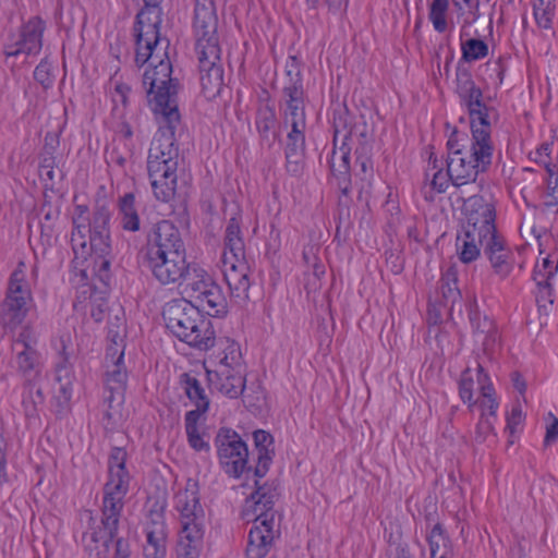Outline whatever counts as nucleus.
<instances>
[{
	"mask_svg": "<svg viewBox=\"0 0 558 558\" xmlns=\"http://www.w3.org/2000/svg\"><path fill=\"white\" fill-rule=\"evenodd\" d=\"M207 363H209L213 368L219 365L230 366L231 369H235L238 374H240L239 372L242 371V368H245L240 345L230 338L219 340L218 352L214 353Z\"/></svg>",
	"mask_w": 558,
	"mask_h": 558,
	"instance_id": "bb28decb",
	"label": "nucleus"
},
{
	"mask_svg": "<svg viewBox=\"0 0 558 558\" xmlns=\"http://www.w3.org/2000/svg\"><path fill=\"white\" fill-rule=\"evenodd\" d=\"M131 88L129 85L124 84V83H118L114 87V95H113V102L116 104V107H114V111H117L119 108H118V104L120 102L123 107H126V104H128V96H129V93H130Z\"/></svg>",
	"mask_w": 558,
	"mask_h": 558,
	"instance_id": "bf43d9fd",
	"label": "nucleus"
},
{
	"mask_svg": "<svg viewBox=\"0 0 558 558\" xmlns=\"http://www.w3.org/2000/svg\"><path fill=\"white\" fill-rule=\"evenodd\" d=\"M473 378L469 375V369H466L459 381V395L464 403H469L470 409L475 404L473 401Z\"/></svg>",
	"mask_w": 558,
	"mask_h": 558,
	"instance_id": "864d4df0",
	"label": "nucleus"
},
{
	"mask_svg": "<svg viewBox=\"0 0 558 558\" xmlns=\"http://www.w3.org/2000/svg\"><path fill=\"white\" fill-rule=\"evenodd\" d=\"M120 362H124V345H121L119 342H116V345L109 344L107 348L105 364Z\"/></svg>",
	"mask_w": 558,
	"mask_h": 558,
	"instance_id": "13d9d810",
	"label": "nucleus"
},
{
	"mask_svg": "<svg viewBox=\"0 0 558 558\" xmlns=\"http://www.w3.org/2000/svg\"><path fill=\"white\" fill-rule=\"evenodd\" d=\"M534 280L537 284V287H542L544 286V288L542 289L543 292H546V294L548 295V298L550 296V282L549 280L553 278L550 275H546L544 274L543 270H541L539 268H537L535 266V269H534Z\"/></svg>",
	"mask_w": 558,
	"mask_h": 558,
	"instance_id": "680f3d73",
	"label": "nucleus"
},
{
	"mask_svg": "<svg viewBox=\"0 0 558 558\" xmlns=\"http://www.w3.org/2000/svg\"><path fill=\"white\" fill-rule=\"evenodd\" d=\"M141 255L143 265L162 286L179 284L192 265L186 260L180 230L169 220H161L150 229Z\"/></svg>",
	"mask_w": 558,
	"mask_h": 558,
	"instance_id": "f03ea898",
	"label": "nucleus"
},
{
	"mask_svg": "<svg viewBox=\"0 0 558 558\" xmlns=\"http://www.w3.org/2000/svg\"><path fill=\"white\" fill-rule=\"evenodd\" d=\"M464 214L466 222L463 226L464 231L481 233L486 238L485 256L488 258L495 274L500 278H506L512 270L511 250L507 246L502 235L497 232L495 226L496 211L495 206L483 196H471L464 203Z\"/></svg>",
	"mask_w": 558,
	"mask_h": 558,
	"instance_id": "20e7f679",
	"label": "nucleus"
},
{
	"mask_svg": "<svg viewBox=\"0 0 558 558\" xmlns=\"http://www.w3.org/2000/svg\"><path fill=\"white\" fill-rule=\"evenodd\" d=\"M195 50L198 56L202 93L207 99H214L220 95L225 85L220 46H208Z\"/></svg>",
	"mask_w": 558,
	"mask_h": 558,
	"instance_id": "dca6fc26",
	"label": "nucleus"
},
{
	"mask_svg": "<svg viewBox=\"0 0 558 558\" xmlns=\"http://www.w3.org/2000/svg\"><path fill=\"white\" fill-rule=\"evenodd\" d=\"M255 448L257 450V464L254 469V475L262 478L268 472L269 465L275 453L272 436L263 429L253 433Z\"/></svg>",
	"mask_w": 558,
	"mask_h": 558,
	"instance_id": "c756f323",
	"label": "nucleus"
},
{
	"mask_svg": "<svg viewBox=\"0 0 558 558\" xmlns=\"http://www.w3.org/2000/svg\"><path fill=\"white\" fill-rule=\"evenodd\" d=\"M217 28L218 16L214 0H195L193 17L195 49L219 46Z\"/></svg>",
	"mask_w": 558,
	"mask_h": 558,
	"instance_id": "6ab92c4d",
	"label": "nucleus"
},
{
	"mask_svg": "<svg viewBox=\"0 0 558 558\" xmlns=\"http://www.w3.org/2000/svg\"><path fill=\"white\" fill-rule=\"evenodd\" d=\"M451 181L449 178V171L445 173L442 169H438L433 174V179L430 182V189L436 191L437 193H444L448 187V183Z\"/></svg>",
	"mask_w": 558,
	"mask_h": 558,
	"instance_id": "4d7b16f0",
	"label": "nucleus"
},
{
	"mask_svg": "<svg viewBox=\"0 0 558 558\" xmlns=\"http://www.w3.org/2000/svg\"><path fill=\"white\" fill-rule=\"evenodd\" d=\"M221 268L232 298L246 301L251 287V268L245 258L240 219L235 216L228 220L225 229Z\"/></svg>",
	"mask_w": 558,
	"mask_h": 558,
	"instance_id": "6e6552de",
	"label": "nucleus"
},
{
	"mask_svg": "<svg viewBox=\"0 0 558 558\" xmlns=\"http://www.w3.org/2000/svg\"><path fill=\"white\" fill-rule=\"evenodd\" d=\"M325 274V266L318 260L317 257H313L312 271L306 275L305 288L307 290H316L319 288V280Z\"/></svg>",
	"mask_w": 558,
	"mask_h": 558,
	"instance_id": "5fc2aeb1",
	"label": "nucleus"
},
{
	"mask_svg": "<svg viewBox=\"0 0 558 558\" xmlns=\"http://www.w3.org/2000/svg\"><path fill=\"white\" fill-rule=\"evenodd\" d=\"M239 373L226 365L215 368L206 366L209 386L229 398H238L245 389V368Z\"/></svg>",
	"mask_w": 558,
	"mask_h": 558,
	"instance_id": "4be33fe9",
	"label": "nucleus"
},
{
	"mask_svg": "<svg viewBox=\"0 0 558 558\" xmlns=\"http://www.w3.org/2000/svg\"><path fill=\"white\" fill-rule=\"evenodd\" d=\"M160 23H153L151 31L148 33L146 24L134 25L136 38L135 62L138 66L149 63V69H155L161 63H171L166 52L168 43L162 46L159 37Z\"/></svg>",
	"mask_w": 558,
	"mask_h": 558,
	"instance_id": "2eb2a0df",
	"label": "nucleus"
},
{
	"mask_svg": "<svg viewBox=\"0 0 558 558\" xmlns=\"http://www.w3.org/2000/svg\"><path fill=\"white\" fill-rule=\"evenodd\" d=\"M476 343L481 345V351L484 356L488 360H493L495 354L500 348V337L498 329L485 335L484 337H480L475 340Z\"/></svg>",
	"mask_w": 558,
	"mask_h": 558,
	"instance_id": "de8ad7c7",
	"label": "nucleus"
},
{
	"mask_svg": "<svg viewBox=\"0 0 558 558\" xmlns=\"http://www.w3.org/2000/svg\"><path fill=\"white\" fill-rule=\"evenodd\" d=\"M44 401L43 389L37 385L36 379L25 380L22 401L25 414L27 416H34L37 413V407L43 404Z\"/></svg>",
	"mask_w": 558,
	"mask_h": 558,
	"instance_id": "4c0bfd02",
	"label": "nucleus"
},
{
	"mask_svg": "<svg viewBox=\"0 0 558 558\" xmlns=\"http://www.w3.org/2000/svg\"><path fill=\"white\" fill-rule=\"evenodd\" d=\"M159 130L154 136L147 160L168 162L178 161V148L174 146V131L178 123L158 119Z\"/></svg>",
	"mask_w": 558,
	"mask_h": 558,
	"instance_id": "5701e85b",
	"label": "nucleus"
},
{
	"mask_svg": "<svg viewBox=\"0 0 558 558\" xmlns=\"http://www.w3.org/2000/svg\"><path fill=\"white\" fill-rule=\"evenodd\" d=\"M87 214V206H75L72 217V250L75 259L81 258L87 263L83 272L85 274L89 269L104 287H108L111 279L112 248L109 226L111 213L105 205H97L93 210L92 218Z\"/></svg>",
	"mask_w": 558,
	"mask_h": 558,
	"instance_id": "f257e3e1",
	"label": "nucleus"
},
{
	"mask_svg": "<svg viewBox=\"0 0 558 558\" xmlns=\"http://www.w3.org/2000/svg\"><path fill=\"white\" fill-rule=\"evenodd\" d=\"M45 29L46 24L39 16L29 19L28 22L21 27L17 37L5 45V56L19 57L20 54H38L43 47Z\"/></svg>",
	"mask_w": 558,
	"mask_h": 558,
	"instance_id": "aec40b11",
	"label": "nucleus"
},
{
	"mask_svg": "<svg viewBox=\"0 0 558 558\" xmlns=\"http://www.w3.org/2000/svg\"><path fill=\"white\" fill-rule=\"evenodd\" d=\"M290 82L282 89L284 97L283 122L290 125L286 147L287 170L296 175L303 167V155L305 148L306 116L304 105V88L302 76L299 70L292 75L288 70Z\"/></svg>",
	"mask_w": 558,
	"mask_h": 558,
	"instance_id": "423d86ee",
	"label": "nucleus"
},
{
	"mask_svg": "<svg viewBox=\"0 0 558 558\" xmlns=\"http://www.w3.org/2000/svg\"><path fill=\"white\" fill-rule=\"evenodd\" d=\"M105 403L108 410L105 416L108 421L117 423L122 418L121 409L128 384V372L124 362L105 364Z\"/></svg>",
	"mask_w": 558,
	"mask_h": 558,
	"instance_id": "f3484780",
	"label": "nucleus"
},
{
	"mask_svg": "<svg viewBox=\"0 0 558 558\" xmlns=\"http://www.w3.org/2000/svg\"><path fill=\"white\" fill-rule=\"evenodd\" d=\"M58 144H59V142L53 135L47 134L45 136V145H44L41 154L50 153L51 156H54V153L58 148Z\"/></svg>",
	"mask_w": 558,
	"mask_h": 558,
	"instance_id": "338daca9",
	"label": "nucleus"
},
{
	"mask_svg": "<svg viewBox=\"0 0 558 558\" xmlns=\"http://www.w3.org/2000/svg\"><path fill=\"white\" fill-rule=\"evenodd\" d=\"M121 226L126 231L140 230V217L135 207V196L132 193L124 194L119 201Z\"/></svg>",
	"mask_w": 558,
	"mask_h": 558,
	"instance_id": "c9c22d12",
	"label": "nucleus"
},
{
	"mask_svg": "<svg viewBox=\"0 0 558 558\" xmlns=\"http://www.w3.org/2000/svg\"><path fill=\"white\" fill-rule=\"evenodd\" d=\"M449 8V0H433L429 11V20L434 28L444 33L447 29L446 13Z\"/></svg>",
	"mask_w": 558,
	"mask_h": 558,
	"instance_id": "37998d69",
	"label": "nucleus"
},
{
	"mask_svg": "<svg viewBox=\"0 0 558 558\" xmlns=\"http://www.w3.org/2000/svg\"><path fill=\"white\" fill-rule=\"evenodd\" d=\"M430 558H451L452 549L449 537L446 535L441 524L434 525L427 536Z\"/></svg>",
	"mask_w": 558,
	"mask_h": 558,
	"instance_id": "f704fd0d",
	"label": "nucleus"
},
{
	"mask_svg": "<svg viewBox=\"0 0 558 558\" xmlns=\"http://www.w3.org/2000/svg\"><path fill=\"white\" fill-rule=\"evenodd\" d=\"M126 451L123 448L114 447L109 457V480L108 482L124 481L130 483L131 476L125 469Z\"/></svg>",
	"mask_w": 558,
	"mask_h": 558,
	"instance_id": "e433bc0d",
	"label": "nucleus"
},
{
	"mask_svg": "<svg viewBox=\"0 0 558 558\" xmlns=\"http://www.w3.org/2000/svg\"><path fill=\"white\" fill-rule=\"evenodd\" d=\"M178 161L170 163L147 160V171L154 196L157 201L169 203L175 194Z\"/></svg>",
	"mask_w": 558,
	"mask_h": 558,
	"instance_id": "412c9836",
	"label": "nucleus"
},
{
	"mask_svg": "<svg viewBox=\"0 0 558 558\" xmlns=\"http://www.w3.org/2000/svg\"><path fill=\"white\" fill-rule=\"evenodd\" d=\"M39 161V174L40 178L45 181H49L51 184L54 181L56 172L54 168L57 167V157L51 156L50 153L40 154Z\"/></svg>",
	"mask_w": 558,
	"mask_h": 558,
	"instance_id": "3c124183",
	"label": "nucleus"
},
{
	"mask_svg": "<svg viewBox=\"0 0 558 558\" xmlns=\"http://www.w3.org/2000/svg\"><path fill=\"white\" fill-rule=\"evenodd\" d=\"M181 529L177 544L178 558H198L203 546L205 511L199 502L198 483L189 478L174 497Z\"/></svg>",
	"mask_w": 558,
	"mask_h": 558,
	"instance_id": "0eeeda50",
	"label": "nucleus"
},
{
	"mask_svg": "<svg viewBox=\"0 0 558 558\" xmlns=\"http://www.w3.org/2000/svg\"><path fill=\"white\" fill-rule=\"evenodd\" d=\"M219 462L225 472L240 477L247 468L248 449L240 435L231 428L222 427L215 438Z\"/></svg>",
	"mask_w": 558,
	"mask_h": 558,
	"instance_id": "ddd939ff",
	"label": "nucleus"
},
{
	"mask_svg": "<svg viewBox=\"0 0 558 558\" xmlns=\"http://www.w3.org/2000/svg\"><path fill=\"white\" fill-rule=\"evenodd\" d=\"M456 92L459 95L461 102L468 108H480L483 93L477 87L472 78V74L464 68H458L456 73Z\"/></svg>",
	"mask_w": 558,
	"mask_h": 558,
	"instance_id": "c85d7f7f",
	"label": "nucleus"
},
{
	"mask_svg": "<svg viewBox=\"0 0 558 558\" xmlns=\"http://www.w3.org/2000/svg\"><path fill=\"white\" fill-rule=\"evenodd\" d=\"M536 267L543 270L544 274L554 277L558 269V262L551 260L550 257L547 256L544 257L542 264H537Z\"/></svg>",
	"mask_w": 558,
	"mask_h": 558,
	"instance_id": "0e129e2a",
	"label": "nucleus"
},
{
	"mask_svg": "<svg viewBox=\"0 0 558 558\" xmlns=\"http://www.w3.org/2000/svg\"><path fill=\"white\" fill-rule=\"evenodd\" d=\"M494 150L485 146L470 144V147L456 156H448L449 178L454 186H462L476 181L480 173L488 171Z\"/></svg>",
	"mask_w": 558,
	"mask_h": 558,
	"instance_id": "f8f14e48",
	"label": "nucleus"
},
{
	"mask_svg": "<svg viewBox=\"0 0 558 558\" xmlns=\"http://www.w3.org/2000/svg\"><path fill=\"white\" fill-rule=\"evenodd\" d=\"M442 296L452 303L461 296L457 287V275L453 268H449L442 277L441 284Z\"/></svg>",
	"mask_w": 558,
	"mask_h": 558,
	"instance_id": "09e8293b",
	"label": "nucleus"
},
{
	"mask_svg": "<svg viewBox=\"0 0 558 558\" xmlns=\"http://www.w3.org/2000/svg\"><path fill=\"white\" fill-rule=\"evenodd\" d=\"M470 322L472 325L474 340L497 329L493 319L486 315L481 316L477 311L470 312Z\"/></svg>",
	"mask_w": 558,
	"mask_h": 558,
	"instance_id": "a18cd8bd",
	"label": "nucleus"
},
{
	"mask_svg": "<svg viewBox=\"0 0 558 558\" xmlns=\"http://www.w3.org/2000/svg\"><path fill=\"white\" fill-rule=\"evenodd\" d=\"M547 187H548V191H549V196L551 198H558V174H553L550 173L549 175V179H548V183H547Z\"/></svg>",
	"mask_w": 558,
	"mask_h": 558,
	"instance_id": "774afa93",
	"label": "nucleus"
},
{
	"mask_svg": "<svg viewBox=\"0 0 558 558\" xmlns=\"http://www.w3.org/2000/svg\"><path fill=\"white\" fill-rule=\"evenodd\" d=\"M167 329L180 341L198 350L215 345V330L209 318L201 314L198 307L186 299H174L162 308Z\"/></svg>",
	"mask_w": 558,
	"mask_h": 558,
	"instance_id": "39448f33",
	"label": "nucleus"
},
{
	"mask_svg": "<svg viewBox=\"0 0 558 558\" xmlns=\"http://www.w3.org/2000/svg\"><path fill=\"white\" fill-rule=\"evenodd\" d=\"M470 117V126L472 132V144L476 146H485L494 150L492 142V124L498 118V112L494 107H488L484 102L480 108L468 109Z\"/></svg>",
	"mask_w": 558,
	"mask_h": 558,
	"instance_id": "b1692460",
	"label": "nucleus"
},
{
	"mask_svg": "<svg viewBox=\"0 0 558 558\" xmlns=\"http://www.w3.org/2000/svg\"><path fill=\"white\" fill-rule=\"evenodd\" d=\"M521 420H522L521 407L519 404L513 405L510 414L507 417V427L512 429L513 426L518 425L521 422Z\"/></svg>",
	"mask_w": 558,
	"mask_h": 558,
	"instance_id": "69168bd1",
	"label": "nucleus"
},
{
	"mask_svg": "<svg viewBox=\"0 0 558 558\" xmlns=\"http://www.w3.org/2000/svg\"><path fill=\"white\" fill-rule=\"evenodd\" d=\"M534 19L536 24L544 29H550L553 26V19L555 15V4L553 1L543 0L535 1L533 5Z\"/></svg>",
	"mask_w": 558,
	"mask_h": 558,
	"instance_id": "79ce46f5",
	"label": "nucleus"
},
{
	"mask_svg": "<svg viewBox=\"0 0 558 558\" xmlns=\"http://www.w3.org/2000/svg\"><path fill=\"white\" fill-rule=\"evenodd\" d=\"M488 241L482 238L481 233L473 231H464L457 236V250L459 258L462 263L469 264L474 262L481 254V247L485 253V247Z\"/></svg>",
	"mask_w": 558,
	"mask_h": 558,
	"instance_id": "7c9ffc66",
	"label": "nucleus"
},
{
	"mask_svg": "<svg viewBox=\"0 0 558 558\" xmlns=\"http://www.w3.org/2000/svg\"><path fill=\"white\" fill-rule=\"evenodd\" d=\"M161 0H143L144 8L137 13L135 25L146 24L148 33L151 31L153 23H161Z\"/></svg>",
	"mask_w": 558,
	"mask_h": 558,
	"instance_id": "ea45409f",
	"label": "nucleus"
},
{
	"mask_svg": "<svg viewBox=\"0 0 558 558\" xmlns=\"http://www.w3.org/2000/svg\"><path fill=\"white\" fill-rule=\"evenodd\" d=\"M51 62H49L47 58L43 59L35 68L34 78L43 86L44 89H49L53 85L54 76L51 73Z\"/></svg>",
	"mask_w": 558,
	"mask_h": 558,
	"instance_id": "8fccbe9b",
	"label": "nucleus"
},
{
	"mask_svg": "<svg viewBox=\"0 0 558 558\" xmlns=\"http://www.w3.org/2000/svg\"><path fill=\"white\" fill-rule=\"evenodd\" d=\"M33 293L26 280V264L20 260L9 277L5 295L0 304V324L11 330L20 326L26 318Z\"/></svg>",
	"mask_w": 558,
	"mask_h": 558,
	"instance_id": "9d476101",
	"label": "nucleus"
},
{
	"mask_svg": "<svg viewBox=\"0 0 558 558\" xmlns=\"http://www.w3.org/2000/svg\"><path fill=\"white\" fill-rule=\"evenodd\" d=\"M130 544L126 539L119 537L116 539L113 558H130Z\"/></svg>",
	"mask_w": 558,
	"mask_h": 558,
	"instance_id": "e2e57ef3",
	"label": "nucleus"
},
{
	"mask_svg": "<svg viewBox=\"0 0 558 558\" xmlns=\"http://www.w3.org/2000/svg\"><path fill=\"white\" fill-rule=\"evenodd\" d=\"M130 483L124 481L107 482L104 486L100 525L93 530L90 538L95 543L102 542L108 546L117 536L119 520L124 507V498L129 492Z\"/></svg>",
	"mask_w": 558,
	"mask_h": 558,
	"instance_id": "9b49d317",
	"label": "nucleus"
},
{
	"mask_svg": "<svg viewBox=\"0 0 558 558\" xmlns=\"http://www.w3.org/2000/svg\"><path fill=\"white\" fill-rule=\"evenodd\" d=\"M36 344L37 338L28 326L22 329L12 344L17 369L25 380L37 379L41 375L40 355L36 350Z\"/></svg>",
	"mask_w": 558,
	"mask_h": 558,
	"instance_id": "a211bd4d",
	"label": "nucleus"
},
{
	"mask_svg": "<svg viewBox=\"0 0 558 558\" xmlns=\"http://www.w3.org/2000/svg\"><path fill=\"white\" fill-rule=\"evenodd\" d=\"M279 497L278 487L275 482L259 483L255 481V490L245 499L241 515L247 522L262 524V521L271 519L275 524L274 506Z\"/></svg>",
	"mask_w": 558,
	"mask_h": 558,
	"instance_id": "4468645a",
	"label": "nucleus"
},
{
	"mask_svg": "<svg viewBox=\"0 0 558 558\" xmlns=\"http://www.w3.org/2000/svg\"><path fill=\"white\" fill-rule=\"evenodd\" d=\"M171 74V63H161L155 69H147L143 74V86L157 119L179 123L177 95L180 84Z\"/></svg>",
	"mask_w": 558,
	"mask_h": 558,
	"instance_id": "1a4fd4ad",
	"label": "nucleus"
},
{
	"mask_svg": "<svg viewBox=\"0 0 558 558\" xmlns=\"http://www.w3.org/2000/svg\"><path fill=\"white\" fill-rule=\"evenodd\" d=\"M271 519L255 524L250 533L246 546L247 558H265L269 553L278 531L274 530Z\"/></svg>",
	"mask_w": 558,
	"mask_h": 558,
	"instance_id": "393cba45",
	"label": "nucleus"
},
{
	"mask_svg": "<svg viewBox=\"0 0 558 558\" xmlns=\"http://www.w3.org/2000/svg\"><path fill=\"white\" fill-rule=\"evenodd\" d=\"M466 141L468 135L454 128L447 142L448 156H456L465 151L468 149L464 144Z\"/></svg>",
	"mask_w": 558,
	"mask_h": 558,
	"instance_id": "603ef678",
	"label": "nucleus"
},
{
	"mask_svg": "<svg viewBox=\"0 0 558 558\" xmlns=\"http://www.w3.org/2000/svg\"><path fill=\"white\" fill-rule=\"evenodd\" d=\"M146 536L144 558H165L168 532L161 514H157V520L151 521V525L147 527Z\"/></svg>",
	"mask_w": 558,
	"mask_h": 558,
	"instance_id": "cd10ccee",
	"label": "nucleus"
},
{
	"mask_svg": "<svg viewBox=\"0 0 558 558\" xmlns=\"http://www.w3.org/2000/svg\"><path fill=\"white\" fill-rule=\"evenodd\" d=\"M57 380L60 383L59 391L62 393V398L68 401L71 398L72 387L69 376V371L64 365L57 366Z\"/></svg>",
	"mask_w": 558,
	"mask_h": 558,
	"instance_id": "6e6d98bb",
	"label": "nucleus"
},
{
	"mask_svg": "<svg viewBox=\"0 0 558 558\" xmlns=\"http://www.w3.org/2000/svg\"><path fill=\"white\" fill-rule=\"evenodd\" d=\"M474 440L478 444L483 442H495L496 434L494 433V426L492 417L486 416L482 413L481 418L475 427Z\"/></svg>",
	"mask_w": 558,
	"mask_h": 558,
	"instance_id": "49530a36",
	"label": "nucleus"
},
{
	"mask_svg": "<svg viewBox=\"0 0 558 558\" xmlns=\"http://www.w3.org/2000/svg\"><path fill=\"white\" fill-rule=\"evenodd\" d=\"M350 116L347 110L333 113V142H338L342 136V146L340 150H333L330 159V171L337 179L338 187L347 195L351 184L350 150L347 148L345 141L355 137L357 146L355 148V167H359L361 180L369 183L373 178L374 167L372 160L373 138L368 133L366 125L362 128L354 125L348 130V120Z\"/></svg>",
	"mask_w": 558,
	"mask_h": 558,
	"instance_id": "7ed1b4c3",
	"label": "nucleus"
},
{
	"mask_svg": "<svg viewBox=\"0 0 558 558\" xmlns=\"http://www.w3.org/2000/svg\"><path fill=\"white\" fill-rule=\"evenodd\" d=\"M553 421L546 428V434L544 438V445L549 446L558 439V418L553 415V413L548 414Z\"/></svg>",
	"mask_w": 558,
	"mask_h": 558,
	"instance_id": "052dcab7",
	"label": "nucleus"
},
{
	"mask_svg": "<svg viewBox=\"0 0 558 558\" xmlns=\"http://www.w3.org/2000/svg\"><path fill=\"white\" fill-rule=\"evenodd\" d=\"M462 59L466 62L476 61L488 54L487 44L477 38H471L461 43Z\"/></svg>",
	"mask_w": 558,
	"mask_h": 558,
	"instance_id": "a19ab883",
	"label": "nucleus"
},
{
	"mask_svg": "<svg viewBox=\"0 0 558 558\" xmlns=\"http://www.w3.org/2000/svg\"><path fill=\"white\" fill-rule=\"evenodd\" d=\"M198 310L202 308L209 316L219 317L228 312L227 299L221 287L214 281L205 293L196 301Z\"/></svg>",
	"mask_w": 558,
	"mask_h": 558,
	"instance_id": "473e14b6",
	"label": "nucleus"
},
{
	"mask_svg": "<svg viewBox=\"0 0 558 558\" xmlns=\"http://www.w3.org/2000/svg\"><path fill=\"white\" fill-rule=\"evenodd\" d=\"M255 124L262 142L270 146L278 135V121L274 106L269 102L260 105L257 109Z\"/></svg>",
	"mask_w": 558,
	"mask_h": 558,
	"instance_id": "2f4dec72",
	"label": "nucleus"
},
{
	"mask_svg": "<svg viewBox=\"0 0 558 558\" xmlns=\"http://www.w3.org/2000/svg\"><path fill=\"white\" fill-rule=\"evenodd\" d=\"M199 417L196 412H187L185 414V430L187 435V440L190 446L196 451H206L208 452L210 446L207 441L203 439L201 434L198 433L197 422Z\"/></svg>",
	"mask_w": 558,
	"mask_h": 558,
	"instance_id": "58836bf2",
	"label": "nucleus"
},
{
	"mask_svg": "<svg viewBox=\"0 0 558 558\" xmlns=\"http://www.w3.org/2000/svg\"><path fill=\"white\" fill-rule=\"evenodd\" d=\"M478 371V383L481 385V396L484 399H488L489 402V415L496 416V412L498 409V402L494 398L495 390L493 384L489 381V377L486 373H484V367L481 363L477 365Z\"/></svg>",
	"mask_w": 558,
	"mask_h": 558,
	"instance_id": "c03bdc74",
	"label": "nucleus"
},
{
	"mask_svg": "<svg viewBox=\"0 0 558 558\" xmlns=\"http://www.w3.org/2000/svg\"><path fill=\"white\" fill-rule=\"evenodd\" d=\"M180 384L182 385L187 398L196 407V409L191 412H196L198 417H201V415L208 410L209 400L199 380L187 373H183L180 376Z\"/></svg>",
	"mask_w": 558,
	"mask_h": 558,
	"instance_id": "72a5a7b5",
	"label": "nucleus"
},
{
	"mask_svg": "<svg viewBox=\"0 0 558 558\" xmlns=\"http://www.w3.org/2000/svg\"><path fill=\"white\" fill-rule=\"evenodd\" d=\"M214 281L213 277L201 265L192 262L184 278H182L178 286L182 287L183 293L196 302Z\"/></svg>",
	"mask_w": 558,
	"mask_h": 558,
	"instance_id": "a878e982",
	"label": "nucleus"
}]
</instances>
